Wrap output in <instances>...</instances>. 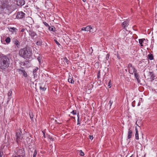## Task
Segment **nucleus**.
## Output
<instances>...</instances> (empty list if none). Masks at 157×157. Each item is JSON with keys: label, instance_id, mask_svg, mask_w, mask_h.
<instances>
[{"label": "nucleus", "instance_id": "37", "mask_svg": "<svg viewBox=\"0 0 157 157\" xmlns=\"http://www.w3.org/2000/svg\"><path fill=\"white\" fill-rule=\"evenodd\" d=\"M29 116L30 118L32 119L33 117V115L32 113L31 114L30 113H29Z\"/></svg>", "mask_w": 157, "mask_h": 157}, {"label": "nucleus", "instance_id": "48", "mask_svg": "<svg viewBox=\"0 0 157 157\" xmlns=\"http://www.w3.org/2000/svg\"><path fill=\"white\" fill-rule=\"evenodd\" d=\"M82 0L84 2H85L86 1V0Z\"/></svg>", "mask_w": 157, "mask_h": 157}, {"label": "nucleus", "instance_id": "14", "mask_svg": "<svg viewBox=\"0 0 157 157\" xmlns=\"http://www.w3.org/2000/svg\"><path fill=\"white\" fill-rule=\"evenodd\" d=\"M132 131L131 130H130V128L128 129V139H130L132 137Z\"/></svg>", "mask_w": 157, "mask_h": 157}, {"label": "nucleus", "instance_id": "18", "mask_svg": "<svg viewBox=\"0 0 157 157\" xmlns=\"http://www.w3.org/2000/svg\"><path fill=\"white\" fill-rule=\"evenodd\" d=\"M135 130L136 131V133L135 135V138L136 139L138 140L139 139V134H138L137 129L136 128Z\"/></svg>", "mask_w": 157, "mask_h": 157}, {"label": "nucleus", "instance_id": "15", "mask_svg": "<svg viewBox=\"0 0 157 157\" xmlns=\"http://www.w3.org/2000/svg\"><path fill=\"white\" fill-rule=\"evenodd\" d=\"M150 73V75L151 76V79L152 80H154L155 79V76L153 72H149Z\"/></svg>", "mask_w": 157, "mask_h": 157}, {"label": "nucleus", "instance_id": "52", "mask_svg": "<svg viewBox=\"0 0 157 157\" xmlns=\"http://www.w3.org/2000/svg\"><path fill=\"white\" fill-rule=\"evenodd\" d=\"M73 117V118H75V117Z\"/></svg>", "mask_w": 157, "mask_h": 157}, {"label": "nucleus", "instance_id": "30", "mask_svg": "<svg viewBox=\"0 0 157 157\" xmlns=\"http://www.w3.org/2000/svg\"><path fill=\"white\" fill-rule=\"evenodd\" d=\"M132 67V65L131 63H129L128 65L127 66V67L128 68V69L131 68L132 67Z\"/></svg>", "mask_w": 157, "mask_h": 157}, {"label": "nucleus", "instance_id": "9", "mask_svg": "<svg viewBox=\"0 0 157 157\" xmlns=\"http://www.w3.org/2000/svg\"><path fill=\"white\" fill-rule=\"evenodd\" d=\"M128 71L129 73L132 75H133V73L134 74L137 71V70L134 67L128 69Z\"/></svg>", "mask_w": 157, "mask_h": 157}, {"label": "nucleus", "instance_id": "49", "mask_svg": "<svg viewBox=\"0 0 157 157\" xmlns=\"http://www.w3.org/2000/svg\"><path fill=\"white\" fill-rule=\"evenodd\" d=\"M142 100V98H140V100L141 101Z\"/></svg>", "mask_w": 157, "mask_h": 157}, {"label": "nucleus", "instance_id": "3", "mask_svg": "<svg viewBox=\"0 0 157 157\" xmlns=\"http://www.w3.org/2000/svg\"><path fill=\"white\" fill-rule=\"evenodd\" d=\"M16 154L17 155H19L21 157H25V152L24 148H20L17 149Z\"/></svg>", "mask_w": 157, "mask_h": 157}, {"label": "nucleus", "instance_id": "36", "mask_svg": "<svg viewBox=\"0 0 157 157\" xmlns=\"http://www.w3.org/2000/svg\"><path fill=\"white\" fill-rule=\"evenodd\" d=\"M109 54H107V55H106V59L108 60L109 58Z\"/></svg>", "mask_w": 157, "mask_h": 157}, {"label": "nucleus", "instance_id": "20", "mask_svg": "<svg viewBox=\"0 0 157 157\" xmlns=\"http://www.w3.org/2000/svg\"><path fill=\"white\" fill-rule=\"evenodd\" d=\"M134 75H135V78H136L138 82H139L140 81V80L139 79V77L137 73V72H136L135 73H134Z\"/></svg>", "mask_w": 157, "mask_h": 157}, {"label": "nucleus", "instance_id": "33", "mask_svg": "<svg viewBox=\"0 0 157 157\" xmlns=\"http://www.w3.org/2000/svg\"><path fill=\"white\" fill-rule=\"evenodd\" d=\"M40 88L43 91H44L46 90V88H45L44 87H43L41 86H40Z\"/></svg>", "mask_w": 157, "mask_h": 157}, {"label": "nucleus", "instance_id": "21", "mask_svg": "<svg viewBox=\"0 0 157 157\" xmlns=\"http://www.w3.org/2000/svg\"><path fill=\"white\" fill-rule=\"evenodd\" d=\"M145 39H140L139 40V43L140 44V46H143V45L142 44L143 42L144 41V40Z\"/></svg>", "mask_w": 157, "mask_h": 157}, {"label": "nucleus", "instance_id": "13", "mask_svg": "<svg viewBox=\"0 0 157 157\" xmlns=\"http://www.w3.org/2000/svg\"><path fill=\"white\" fill-rule=\"evenodd\" d=\"M19 71H20L21 74H22L24 77H26L27 76V73L24 70L20 69Z\"/></svg>", "mask_w": 157, "mask_h": 157}, {"label": "nucleus", "instance_id": "50", "mask_svg": "<svg viewBox=\"0 0 157 157\" xmlns=\"http://www.w3.org/2000/svg\"><path fill=\"white\" fill-rule=\"evenodd\" d=\"M132 157V155H131V156H130V157Z\"/></svg>", "mask_w": 157, "mask_h": 157}, {"label": "nucleus", "instance_id": "27", "mask_svg": "<svg viewBox=\"0 0 157 157\" xmlns=\"http://www.w3.org/2000/svg\"><path fill=\"white\" fill-rule=\"evenodd\" d=\"M68 82L70 83L71 84H73L74 83V81L71 78H68Z\"/></svg>", "mask_w": 157, "mask_h": 157}, {"label": "nucleus", "instance_id": "31", "mask_svg": "<svg viewBox=\"0 0 157 157\" xmlns=\"http://www.w3.org/2000/svg\"><path fill=\"white\" fill-rule=\"evenodd\" d=\"M79 155L81 156H83L84 155V153L82 150H80L79 151Z\"/></svg>", "mask_w": 157, "mask_h": 157}, {"label": "nucleus", "instance_id": "38", "mask_svg": "<svg viewBox=\"0 0 157 157\" xmlns=\"http://www.w3.org/2000/svg\"><path fill=\"white\" fill-rule=\"evenodd\" d=\"M0 157H4V156L2 152H0Z\"/></svg>", "mask_w": 157, "mask_h": 157}, {"label": "nucleus", "instance_id": "19", "mask_svg": "<svg viewBox=\"0 0 157 157\" xmlns=\"http://www.w3.org/2000/svg\"><path fill=\"white\" fill-rule=\"evenodd\" d=\"M9 30L10 31L13 33L14 32H15V30H17L16 28L14 27H10L9 28Z\"/></svg>", "mask_w": 157, "mask_h": 157}, {"label": "nucleus", "instance_id": "44", "mask_svg": "<svg viewBox=\"0 0 157 157\" xmlns=\"http://www.w3.org/2000/svg\"><path fill=\"white\" fill-rule=\"evenodd\" d=\"M12 157H21L19 155H13Z\"/></svg>", "mask_w": 157, "mask_h": 157}, {"label": "nucleus", "instance_id": "4", "mask_svg": "<svg viewBox=\"0 0 157 157\" xmlns=\"http://www.w3.org/2000/svg\"><path fill=\"white\" fill-rule=\"evenodd\" d=\"M1 6L2 9H4L6 8L7 9H9L10 6L9 4V2L8 1H3L1 2Z\"/></svg>", "mask_w": 157, "mask_h": 157}, {"label": "nucleus", "instance_id": "25", "mask_svg": "<svg viewBox=\"0 0 157 157\" xmlns=\"http://www.w3.org/2000/svg\"><path fill=\"white\" fill-rule=\"evenodd\" d=\"M42 44V41L41 40L37 41L36 43V44L37 46H40Z\"/></svg>", "mask_w": 157, "mask_h": 157}, {"label": "nucleus", "instance_id": "11", "mask_svg": "<svg viewBox=\"0 0 157 157\" xmlns=\"http://www.w3.org/2000/svg\"><path fill=\"white\" fill-rule=\"evenodd\" d=\"M128 22L129 21L127 20L122 24L121 25L124 29H125V28L128 26L129 25Z\"/></svg>", "mask_w": 157, "mask_h": 157}, {"label": "nucleus", "instance_id": "29", "mask_svg": "<svg viewBox=\"0 0 157 157\" xmlns=\"http://www.w3.org/2000/svg\"><path fill=\"white\" fill-rule=\"evenodd\" d=\"M77 117H78V123L77 124H80V122L79 121V115L78 113V114L77 115Z\"/></svg>", "mask_w": 157, "mask_h": 157}, {"label": "nucleus", "instance_id": "26", "mask_svg": "<svg viewBox=\"0 0 157 157\" xmlns=\"http://www.w3.org/2000/svg\"><path fill=\"white\" fill-rule=\"evenodd\" d=\"M62 59L63 60L64 62H66L67 64H68L69 61L67 59L66 57H63V58Z\"/></svg>", "mask_w": 157, "mask_h": 157}, {"label": "nucleus", "instance_id": "46", "mask_svg": "<svg viewBox=\"0 0 157 157\" xmlns=\"http://www.w3.org/2000/svg\"><path fill=\"white\" fill-rule=\"evenodd\" d=\"M140 102H139L138 103V105L140 106Z\"/></svg>", "mask_w": 157, "mask_h": 157}, {"label": "nucleus", "instance_id": "22", "mask_svg": "<svg viewBox=\"0 0 157 157\" xmlns=\"http://www.w3.org/2000/svg\"><path fill=\"white\" fill-rule=\"evenodd\" d=\"M5 41L7 44H9L10 42L11 39L9 37H8L6 39Z\"/></svg>", "mask_w": 157, "mask_h": 157}, {"label": "nucleus", "instance_id": "23", "mask_svg": "<svg viewBox=\"0 0 157 157\" xmlns=\"http://www.w3.org/2000/svg\"><path fill=\"white\" fill-rule=\"evenodd\" d=\"M12 93V91L11 90H9V91L8 92V99H9V100H8L7 101V102H8V101H9L10 99V98H11L10 96L11 95Z\"/></svg>", "mask_w": 157, "mask_h": 157}, {"label": "nucleus", "instance_id": "35", "mask_svg": "<svg viewBox=\"0 0 157 157\" xmlns=\"http://www.w3.org/2000/svg\"><path fill=\"white\" fill-rule=\"evenodd\" d=\"M43 23L46 27H48L49 26L48 24H47L46 22H44Z\"/></svg>", "mask_w": 157, "mask_h": 157}, {"label": "nucleus", "instance_id": "41", "mask_svg": "<svg viewBox=\"0 0 157 157\" xmlns=\"http://www.w3.org/2000/svg\"><path fill=\"white\" fill-rule=\"evenodd\" d=\"M56 44L58 45H60V44L56 40H54Z\"/></svg>", "mask_w": 157, "mask_h": 157}, {"label": "nucleus", "instance_id": "7", "mask_svg": "<svg viewBox=\"0 0 157 157\" xmlns=\"http://www.w3.org/2000/svg\"><path fill=\"white\" fill-rule=\"evenodd\" d=\"M28 32L29 36H30L31 38L33 40L34 37L37 36L36 33L33 30H29L28 31Z\"/></svg>", "mask_w": 157, "mask_h": 157}, {"label": "nucleus", "instance_id": "16", "mask_svg": "<svg viewBox=\"0 0 157 157\" xmlns=\"http://www.w3.org/2000/svg\"><path fill=\"white\" fill-rule=\"evenodd\" d=\"M38 70V68L37 67H36L35 69L33 70V73L34 77H36L37 76V74L36 72Z\"/></svg>", "mask_w": 157, "mask_h": 157}, {"label": "nucleus", "instance_id": "40", "mask_svg": "<svg viewBox=\"0 0 157 157\" xmlns=\"http://www.w3.org/2000/svg\"><path fill=\"white\" fill-rule=\"evenodd\" d=\"M111 84L110 83V81L108 82V86L109 88H110L111 87Z\"/></svg>", "mask_w": 157, "mask_h": 157}, {"label": "nucleus", "instance_id": "28", "mask_svg": "<svg viewBox=\"0 0 157 157\" xmlns=\"http://www.w3.org/2000/svg\"><path fill=\"white\" fill-rule=\"evenodd\" d=\"M37 155V151L35 149L33 154V157H36Z\"/></svg>", "mask_w": 157, "mask_h": 157}, {"label": "nucleus", "instance_id": "39", "mask_svg": "<svg viewBox=\"0 0 157 157\" xmlns=\"http://www.w3.org/2000/svg\"><path fill=\"white\" fill-rule=\"evenodd\" d=\"M113 103V101H111V100L110 101H109V105L110 107L112 105Z\"/></svg>", "mask_w": 157, "mask_h": 157}, {"label": "nucleus", "instance_id": "5", "mask_svg": "<svg viewBox=\"0 0 157 157\" xmlns=\"http://www.w3.org/2000/svg\"><path fill=\"white\" fill-rule=\"evenodd\" d=\"M12 42L15 45L16 48H20V43L16 38H14L12 39Z\"/></svg>", "mask_w": 157, "mask_h": 157}, {"label": "nucleus", "instance_id": "43", "mask_svg": "<svg viewBox=\"0 0 157 157\" xmlns=\"http://www.w3.org/2000/svg\"><path fill=\"white\" fill-rule=\"evenodd\" d=\"M25 30V29H21V33H22V32H23Z\"/></svg>", "mask_w": 157, "mask_h": 157}, {"label": "nucleus", "instance_id": "51", "mask_svg": "<svg viewBox=\"0 0 157 157\" xmlns=\"http://www.w3.org/2000/svg\"><path fill=\"white\" fill-rule=\"evenodd\" d=\"M99 76V75H98V77Z\"/></svg>", "mask_w": 157, "mask_h": 157}, {"label": "nucleus", "instance_id": "45", "mask_svg": "<svg viewBox=\"0 0 157 157\" xmlns=\"http://www.w3.org/2000/svg\"><path fill=\"white\" fill-rule=\"evenodd\" d=\"M86 27H83L81 29V30L82 31H86V29H85Z\"/></svg>", "mask_w": 157, "mask_h": 157}, {"label": "nucleus", "instance_id": "8", "mask_svg": "<svg viewBox=\"0 0 157 157\" xmlns=\"http://www.w3.org/2000/svg\"><path fill=\"white\" fill-rule=\"evenodd\" d=\"M25 3V2L24 0H17V4L18 6H21Z\"/></svg>", "mask_w": 157, "mask_h": 157}, {"label": "nucleus", "instance_id": "47", "mask_svg": "<svg viewBox=\"0 0 157 157\" xmlns=\"http://www.w3.org/2000/svg\"><path fill=\"white\" fill-rule=\"evenodd\" d=\"M43 134H44V138H45V134L44 133V132H43Z\"/></svg>", "mask_w": 157, "mask_h": 157}, {"label": "nucleus", "instance_id": "12", "mask_svg": "<svg viewBox=\"0 0 157 157\" xmlns=\"http://www.w3.org/2000/svg\"><path fill=\"white\" fill-rule=\"evenodd\" d=\"M93 28L91 27V26L89 25L86 27V31H89L90 32H92L93 31Z\"/></svg>", "mask_w": 157, "mask_h": 157}, {"label": "nucleus", "instance_id": "32", "mask_svg": "<svg viewBox=\"0 0 157 157\" xmlns=\"http://www.w3.org/2000/svg\"><path fill=\"white\" fill-rule=\"evenodd\" d=\"M37 60L39 61V62L40 63L41 61V58L40 57V56H38L37 57Z\"/></svg>", "mask_w": 157, "mask_h": 157}, {"label": "nucleus", "instance_id": "17", "mask_svg": "<svg viewBox=\"0 0 157 157\" xmlns=\"http://www.w3.org/2000/svg\"><path fill=\"white\" fill-rule=\"evenodd\" d=\"M48 29L51 31H52L53 32H55L56 30V28H55L53 26H49L48 27Z\"/></svg>", "mask_w": 157, "mask_h": 157}, {"label": "nucleus", "instance_id": "6", "mask_svg": "<svg viewBox=\"0 0 157 157\" xmlns=\"http://www.w3.org/2000/svg\"><path fill=\"white\" fill-rule=\"evenodd\" d=\"M25 16V13L22 11H20L17 12L16 17L17 19H22L24 18Z\"/></svg>", "mask_w": 157, "mask_h": 157}, {"label": "nucleus", "instance_id": "34", "mask_svg": "<svg viewBox=\"0 0 157 157\" xmlns=\"http://www.w3.org/2000/svg\"><path fill=\"white\" fill-rule=\"evenodd\" d=\"M71 113L73 115H76V112L75 110H73Z\"/></svg>", "mask_w": 157, "mask_h": 157}, {"label": "nucleus", "instance_id": "2", "mask_svg": "<svg viewBox=\"0 0 157 157\" xmlns=\"http://www.w3.org/2000/svg\"><path fill=\"white\" fill-rule=\"evenodd\" d=\"M10 61L9 58L5 56L0 57V68L2 70L7 68L9 66Z\"/></svg>", "mask_w": 157, "mask_h": 157}, {"label": "nucleus", "instance_id": "1", "mask_svg": "<svg viewBox=\"0 0 157 157\" xmlns=\"http://www.w3.org/2000/svg\"><path fill=\"white\" fill-rule=\"evenodd\" d=\"M19 54L20 56L25 59L30 58L32 56V49L29 46H26L25 47L20 50Z\"/></svg>", "mask_w": 157, "mask_h": 157}, {"label": "nucleus", "instance_id": "42", "mask_svg": "<svg viewBox=\"0 0 157 157\" xmlns=\"http://www.w3.org/2000/svg\"><path fill=\"white\" fill-rule=\"evenodd\" d=\"M89 138L91 140H92L93 139V137L92 136H89Z\"/></svg>", "mask_w": 157, "mask_h": 157}, {"label": "nucleus", "instance_id": "24", "mask_svg": "<svg viewBox=\"0 0 157 157\" xmlns=\"http://www.w3.org/2000/svg\"><path fill=\"white\" fill-rule=\"evenodd\" d=\"M147 57L148 59L150 60L153 59V56L152 54H149L147 56Z\"/></svg>", "mask_w": 157, "mask_h": 157}, {"label": "nucleus", "instance_id": "10", "mask_svg": "<svg viewBox=\"0 0 157 157\" xmlns=\"http://www.w3.org/2000/svg\"><path fill=\"white\" fill-rule=\"evenodd\" d=\"M21 131L16 133L17 139L18 140H19L22 138V137L21 136Z\"/></svg>", "mask_w": 157, "mask_h": 157}]
</instances>
